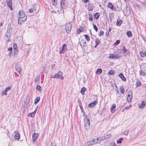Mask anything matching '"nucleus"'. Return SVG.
<instances>
[{"instance_id":"nucleus-1","label":"nucleus","mask_w":146,"mask_h":146,"mask_svg":"<svg viewBox=\"0 0 146 146\" xmlns=\"http://www.w3.org/2000/svg\"><path fill=\"white\" fill-rule=\"evenodd\" d=\"M19 17L18 18V23L21 24L26 20L27 19V15L24 13V12L22 10L19 11Z\"/></svg>"},{"instance_id":"nucleus-2","label":"nucleus","mask_w":146,"mask_h":146,"mask_svg":"<svg viewBox=\"0 0 146 146\" xmlns=\"http://www.w3.org/2000/svg\"><path fill=\"white\" fill-rule=\"evenodd\" d=\"M12 27L11 25L9 24L8 26L7 30L6 31V33L5 35V36L9 38L11 36V34L12 33Z\"/></svg>"},{"instance_id":"nucleus-3","label":"nucleus","mask_w":146,"mask_h":146,"mask_svg":"<svg viewBox=\"0 0 146 146\" xmlns=\"http://www.w3.org/2000/svg\"><path fill=\"white\" fill-rule=\"evenodd\" d=\"M56 78L61 79H63L64 78V77L62 76V72L60 71H58L57 73L56 74Z\"/></svg>"},{"instance_id":"nucleus-4","label":"nucleus","mask_w":146,"mask_h":146,"mask_svg":"<svg viewBox=\"0 0 146 146\" xmlns=\"http://www.w3.org/2000/svg\"><path fill=\"white\" fill-rule=\"evenodd\" d=\"M67 49V46L66 44H63L62 48L60 50V54L64 53L66 51Z\"/></svg>"},{"instance_id":"nucleus-5","label":"nucleus","mask_w":146,"mask_h":146,"mask_svg":"<svg viewBox=\"0 0 146 146\" xmlns=\"http://www.w3.org/2000/svg\"><path fill=\"white\" fill-rule=\"evenodd\" d=\"M126 9L124 11V13L125 15H129L130 13V10L129 7H127V5H126Z\"/></svg>"},{"instance_id":"nucleus-6","label":"nucleus","mask_w":146,"mask_h":146,"mask_svg":"<svg viewBox=\"0 0 146 146\" xmlns=\"http://www.w3.org/2000/svg\"><path fill=\"white\" fill-rule=\"evenodd\" d=\"M7 4L11 10H13L12 6V0H6Z\"/></svg>"},{"instance_id":"nucleus-7","label":"nucleus","mask_w":146,"mask_h":146,"mask_svg":"<svg viewBox=\"0 0 146 146\" xmlns=\"http://www.w3.org/2000/svg\"><path fill=\"white\" fill-rule=\"evenodd\" d=\"M108 7L113 11H115L116 10V7L113 6L111 3H109L108 4Z\"/></svg>"},{"instance_id":"nucleus-8","label":"nucleus","mask_w":146,"mask_h":146,"mask_svg":"<svg viewBox=\"0 0 146 146\" xmlns=\"http://www.w3.org/2000/svg\"><path fill=\"white\" fill-rule=\"evenodd\" d=\"M72 25L69 24V26H66L65 27L67 33H69L71 31Z\"/></svg>"},{"instance_id":"nucleus-9","label":"nucleus","mask_w":146,"mask_h":146,"mask_svg":"<svg viewBox=\"0 0 146 146\" xmlns=\"http://www.w3.org/2000/svg\"><path fill=\"white\" fill-rule=\"evenodd\" d=\"M80 44L82 47L83 46V47H82L83 50H86V47L87 46V45L86 42H82V43H80Z\"/></svg>"},{"instance_id":"nucleus-10","label":"nucleus","mask_w":146,"mask_h":146,"mask_svg":"<svg viewBox=\"0 0 146 146\" xmlns=\"http://www.w3.org/2000/svg\"><path fill=\"white\" fill-rule=\"evenodd\" d=\"M15 70L17 71L20 74L21 69L20 66L19 65L16 64L15 65Z\"/></svg>"},{"instance_id":"nucleus-11","label":"nucleus","mask_w":146,"mask_h":146,"mask_svg":"<svg viewBox=\"0 0 146 146\" xmlns=\"http://www.w3.org/2000/svg\"><path fill=\"white\" fill-rule=\"evenodd\" d=\"M97 103V102L96 101H95L93 102H92L89 104L88 105V106L89 107H93L95 105H96V103Z\"/></svg>"},{"instance_id":"nucleus-12","label":"nucleus","mask_w":146,"mask_h":146,"mask_svg":"<svg viewBox=\"0 0 146 146\" xmlns=\"http://www.w3.org/2000/svg\"><path fill=\"white\" fill-rule=\"evenodd\" d=\"M119 76L121 78L122 80L124 81H126V78L124 77L122 73H121L119 74Z\"/></svg>"},{"instance_id":"nucleus-13","label":"nucleus","mask_w":146,"mask_h":146,"mask_svg":"<svg viewBox=\"0 0 146 146\" xmlns=\"http://www.w3.org/2000/svg\"><path fill=\"white\" fill-rule=\"evenodd\" d=\"M116 109V105L115 104H113L112 105V107L110 108V110L111 112L114 113Z\"/></svg>"},{"instance_id":"nucleus-14","label":"nucleus","mask_w":146,"mask_h":146,"mask_svg":"<svg viewBox=\"0 0 146 146\" xmlns=\"http://www.w3.org/2000/svg\"><path fill=\"white\" fill-rule=\"evenodd\" d=\"M123 22L122 20L119 19H118L116 23V25L118 26H119Z\"/></svg>"},{"instance_id":"nucleus-15","label":"nucleus","mask_w":146,"mask_h":146,"mask_svg":"<svg viewBox=\"0 0 146 146\" xmlns=\"http://www.w3.org/2000/svg\"><path fill=\"white\" fill-rule=\"evenodd\" d=\"M132 96L128 94L127 98V102H129L131 101L132 99Z\"/></svg>"},{"instance_id":"nucleus-16","label":"nucleus","mask_w":146,"mask_h":146,"mask_svg":"<svg viewBox=\"0 0 146 146\" xmlns=\"http://www.w3.org/2000/svg\"><path fill=\"white\" fill-rule=\"evenodd\" d=\"M36 4H34L33 5L32 9H33V11H35V13H36L38 12V11H37L36 8Z\"/></svg>"},{"instance_id":"nucleus-17","label":"nucleus","mask_w":146,"mask_h":146,"mask_svg":"<svg viewBox=\"0 0 146 146\" xmlns=\"http://www.w3.org/2000/svg\"><path fill=\"white\" fill-rule=\"evenodd\" d=\"M37 107H36L35 110L33 112L30 113H29V116L31 117H34L35 115V114L36 112V111L37 110Z\"/></svg>"},{"instance_id":"nucleus-18","label":"nucleus","mask_w":146,"mask_h":146,"mask_svg":"<svg viewBox=\"0 0 146 146\" xmlns=\"http://www.w3.org/2000/svg\"><path fill=\"white\" fill-rule=\"evenodd\" d=\"M136 87L140 86L141 85V83L140 81L138 80V79H137L136 82Z\"/></svg>"},{"instance_id":"nucleus-19","label":"nucleus","mask_w":146,"mask_h":146,"mask_svg":"<svg viewBox=\"0 0 146 146\" xmlns=\"http://www.w3.org/2000/svg\"><path fill=\"white\" fill-rule=\"evenodd\" d=\"M84 30V29L83 27H80L79 29L77 30V31L76 32V34H79L81 32H82Z\"/></svg>"},{"instance_id":"nucleus-20","label":"nucleus","mask_w":146,"mask_h":146,"mask_svg":"<svg viewBox=\"0 0 146 146\" xmlns=\"http://www.w3.org/2000/svg\"><path fill=\"white\" fill-rule=\"evenodd\" d=\"M139 74L141 75H142L143 76H145L146 72H145L144 71L141 69L140 71Z\"/></svg>"},{"instance_id":"nucleus-21","label":"nucleus","mask_w":146,"mask_h":146,"mask_svg":"<svg viewBox=\"0 0 146 146\" xmlns=\"http://www.w3.org/2000/svg\"><path fill=\"white\" fill-rule=\"evenodd\" d=\"M78 103L79 106L80 108L82 111L83 112L84 111V110L83 109L82 106V105L81 102L80 101H79V100H78Z\"/></svg>"},{"instance_id":"nucleus-22","label":"nucleus","mask_w":146,"mask_h":146,"mask_svg":"<svg viewBox=\"0 0 146 146\" xmlns=\"http://www.w3.org/2000/svg\"><path fill=\"white\" fill-rule=\"evenodd\" d=\"M92 4H90L88 5V10L89 11H92L93 9V6Z\"/></svg>"},{"instance_id":"nucleus-23","label":"nucleus","mask_w":146,"mask_h":146,"mask_svg":"<svg viewBox=\"0 0 146 146\" xmlns=\"http://www.w3.org/2000/svg\"><path fill=\"white\" fill-rule=\"evenodd\" d=\"M65 0H62L60 2V4L61 5V8H64V4L65 3Z\"/></svg>"},{"instance_id":"nucleus-24","label":"nucleus","mask_w":146,"mask_h":146,"mask_svg":"<svg viewBox=\"0 0 146 146\" xmlns=\"http://www.w3.org/2000/svg\"><path fill=\"white\" fill-rule=\"evenodd\" d=\"M119 91L121 94L124 93V89L123 86H121L119 88Z\"/></svg>"},{"instance_id":"nucleus-25","label":"nucleus","mask_w":146,"mask_h":146,"mask_svg":"<svg viewBox=\"0 0 146 146\" xmlns=\"http://www.w3.org/2000/svg\"><path fill=\"white\" fill-rule=\"evenodd\" d=\"M20 135L19 133H17L14 136V138L16 139L19 140L20 139Z\"/></svg>"},{"instance_id":"nucleus-26","label":"nucleus","mask_w":146,"mask_h":146,"mask_svg":"<svg viewBox=\"0 0 146 146\" xmlns=\"http://www.w3.org/2000/svg\"><path fill=\"white\" fill-rule=\"evenodd\" d=\"M126 34L128 37H131L132 36V33L130 31H128L127 32Z\"/></svg>"},{"instance_id":"nucleus-27","label":"nucleus","mask_w":146,"mask_h":146,"mask_svg":"<svg viewBox=\"0 0 146 146\" xmlns=\"http://www.w3.org/2000/svg\"><path fill=\"white\" fill-rule=\"evenodd\" d=\"M40 99V97H37L35 100L34 101V104H36L39 101Z\"/></svg>"},{"instance_id":"nucleus-28","label":"nucleus","mask_w":146,"mask_h":146,"mask_svg":"<svg viewBox=\"0 0 146 146\" xmlns=\"http://www.w3.org/2000/svg\"><path fill=\"white\" fill-rule=\"evenodd\" d=\"M140 54L141 56L142 57H144L145 56V57L146 56V52L143 53L142 51H141L140 52Z\"/></svg>"},{"instance_id":"nucleus-29","label":"nucleus","mask_w":146,"mask_h":146,"mask_svg":"<svg viewBox=\"0 0 146 146\" xmlns=\"http://www.w3.org/2000/svg\"><path fill=\"white\" fill-rule=\"evenodd\" d=\"M86 90V88L85 87L82 88L80 90V92L82 94H84V93Z\"/></svg>"},{"instance_id":"nucleus-30","label":"nucleus","mask_w":146,"mask_h":146,"mask_svg":"<svg viewBox=\"0 0 146 146\" xmlns=\"http://www.w3.org/2000/svg\"><path fill=\"white\" fill-rule=\"evenodd\" d=\"M102 72V70L100 68L97 69L96 71V73L98 74H100Z\"/></svg>"},{"instance_id":"nucleus-31","label":"nucleus","mask_w":146,"mask_h":146,"mask_svg":"<svg viewBox=\"0 0 146 146\" xmlns=\"http://www.w3.org/2000/svg\"><path fill=\"white\" fill-rule=\"evenodd\" d=\"M84 124L87 123L88 124L90 125V120L89 119H84Z\"/></svg>"},{"instance_id":"nucleus-32","label":"nucleus","mask_w":146,"mask_h":146,"mask_svg":"<svg viewBox=\"0 0 146 146\" xmlns=\"http://www.w3.org/2000/svg\"><path fill=\"white\" fill-rule=\"evenodd\" d=\"M100 13H96L94 15V17L96 19H97L99 17Z\"/></svg>"},{"instance_id":"nucleus-33","label":"nucleus","mask_w":146,"mask_h":146,"mask_svg":"<svg viewBox=\"0 0 146 146\" xmlns=\"http://www.w3.org/2000/svg\"><path fill=\"white\" fill-rule=\"evenodd\" d=\"M123 140V138H121L117 140V143H122V141Z\"/></svg>"},{"instance_id":"nucleus-34","label":"nucleus","mask_w":146,"mask_h":146,"mask_svg":"<svg viewBox=\"0 0 146 146\" xmlns=\"http://www.w3.org/2000/svg\"><path fill=\"white\" fill-rule=\"evenodd\" d=\"M58 0H52V4L53 5H56L57 4V1Z\"/></svg>"},{"instance_id":"nucleus-35","label":"nucleus","mask_w":146,"mask_h":146,"mask_svg":"<svg viewBox=\"0 0 146 146\" xmlns=\"http://www.w3.org/2000/svg\"><path fill=\"white\" fill-rule=\"evenodd\" d=\"M38 135L37 134L34 133L32 135V138H34L35 139H37L38 137Z\"/></svg>"},{"instance_id":"nucleus-36","label":"nucleus","mask_w":146,"mask_h":146,"mask_svg":"<svg viewBox=\"0 0 146 146\" xmlns=\"http://www.w3.org/2000/svg\"><path fill=\"white\" fill-rule=\"evenodd\" d=\"M122 47L123 48V53H125L127 52V50L125 48V46H122Z\"/></svg>"},{"instance_id":"nucleus-37","label":"nucleus","mask_w":146,"mask_h":146,"mask_svg":"<svg viewBox=\"0 0 146 146\" xmlns=\"http://www.w3.org/2000/svg\"><path fill=\"white\" fill-rule=\"evenodd\" d=\"M40 78V76H36L35 78V82H37L38 80Z\"/></svg>"},{"instance_id":"nucleus-38","label":"nucleus","mask_w":146,"mask_h":146,"mask_svg":"<svg viewBox=\"0 0 146 146\" xmlns=\"http://www.w3.org/2000/svg\"><path fill=\"white\" fill-rule=\"evenodd\" d=\"M17 50H13L14 51V56H15L16 57L18 54V51Z\"/></svg>"},{"instance_id":"nucleus-39","label":"nucleus","mask_w":146,"mask_h":146,"mask_svg":"<svg viewBox=\"0 0 146 146\" xmlns=\"http://www.w3.org/2000/svg\"><path fill=\"white\" fill-rule=\"evenodd\" d=\"M145 106V102L144 101H143L141 105L140 108H143Z\"/></svg>"},{"instance_id":"nucleus-40","label":"nucleus","mask_w":146,"mask_h":146,"mask_svg":"<svg viewBox=\"0 0 146 146\" xmlns=\"http://www.w3.org/2000/svg\"><path fill=\"white\" fill-rule=\"evenodd\" d=\"M93 25L94 29L96 32H97L98 31V29L94 23L93 24Z\"/></svg>"},{"instance_id":"nucleus-41","label":"nucleus","mask_w":146,"mask_h":146,"mask_svg":"<svg viewBox=\"0 0 146 146\" xmlns=\"http://www.w3.org/2000/svg\"><path fill=\"white\" fill-rule=\"evenodd\" d=\"M84 36H85V38L86 40L87 41H89L90 39V38L89 37V36L88 35H84Z\"/></svg>"},{"instance_id":"nucleus-42","label":"nucleus","mask_w":146,"mask_h":146,"mask_svg":"<svg viewBox=\"0 0 146 146\" xmlns=\"http://www.w3.org/2000/svg\"><path fill=\"white\" fill-rule=\"evenodd\" d=\"M114 72L113 70H111L109 71L108 74L110 75H112L114 74Z\"/></svg>"},{"instance_id":"nucleus-43","label":"nucleus","mask_w":146,"mask_h":146,"mask_svg":"<svg viewBox=\"0 0 146 146\" xmlns=\"http://www.w3.org/2000/svg\"><path fill=\"white\" fill-rule=\"evenodd\" d=\"M11 89V86H8V87L6 88L4 90L5 91V92H7L8 91L10 90Z\"/></svg>"},{"instance_id":"nucleus-44","label":"nucleus","mask_w":146,"mask_h":146,"mask_svg":"<svg viewBox=\"0 0 146 146\" xmlns=\"http://www.w3.org/2000/svg\"><path fill=\"white\" fill-rule=\"evenodd\" d=\"M89 20L90 21H92L93 20V18L92 17V15L91 14H90L89 15Z\"/></svg>"},{"instance_id":"nucleus-45","label":"nucleus","mask_w":146,"mask_h":146,"mask_svg":"<svg viewBox=\"0 0 146 146\" xmlns=\"http://www.w3.org/2000/svg\"><path fill=\"white\" fill-rule=\"evenodd\" d=\"M95 42L96 44H97L98 45L100 43V41L98 39L96 38L95 40Z\"/></svg>"},{"instance_id":"nucleus-46","label":"nucleus","mask_w":146,"mask_h":146,"mask_svg":"<svg viewBox=\"0 0 146 146\" xmlns=\"http://www.w3.org/2000/svg\"><path fill=\"white\" fill-rule=\"evenodd\" d=\"M13 50H18V49L17 48V45L16 44H13Z\"/></svg>"},{"instance_id":"nucleus-47","label":"nucleus","mask_w":146,"mask_h":146,"mask_svg":"<svg viewBox=\"0 0 146 146\" xmlns=\"http://www.w3.org/2000/svg\"><path fill=\"white\" fill-rule=\"evenodd\" d=\"M84 126L85 128L86 129H87L88 128H89L90 127V125L89 124H88L87 123L84 124Z\"/></svg>"},{"instance_id":"nucleus-48","label":"nucleus","mask_w":146,"mask_h":146,"mask_svg":"<svg viewBox=\"0 0 146 146\" xmlns=\"http://www.w3.org/2000/svg\"><path fill=\"white\" fill-rule=\"evenodd\" d=\"M129 132V131L128 130H126L124 132L123 134L126 135H127L128 134Z\"/></svg>"},{"instance_id":"nucleus-49","label":"nucleus","mask_w":146,"mask_h":146,"mask_svg":"<svg viewBox=\"0 0 146 146\" xmlns=\"http://www.w3.org/2000/svg\"><path fill=\"white\" fill-rule=\"evenodd\" d=\"M89 143H90V145H93L94 144V139H93L92 140H91L90 141H89Z\"/></svg>"},{"instance_id":"nucleus-50","label":"nucleus","mask_w":146,"mask_h":146,"mask_svg":"<svg viewBox=\"0 0 146 146\" xmlns=\"http://www.w3.org/2000/svg\"><path fill=\"white\" fill-rule=\"evenodd\" d=\"M104 31H100V33L98 35L99 36H102L104 35Z\"/></svg>"},{"instance_id":"nucleus-51","label":"nucleus","mask_w":146,"mask_h":146,"mask_svg":"<svg viewBox=\"0 0 146 146\" xmlns=\"http://www.w3.org/2000/svg\"><path fill=\"white\" fill-rule=\"evenodd\" d=\"M120 56L117 55H114V58L115 59H118L120 58Z\"/></svg>"},{"instance_id":"nucleus-52","label":"nucleus","mask_w":146,"mask_h":146,"mask_svg":"<svg viewBox=\"0 0 146 146\" xmlns=\"http://www.w3.org/2000/svg\"><path fill=\"white\" fill-rule=\"evenodd\" d=\"M110 146H116L114 142H111L110 144Z\"/></svg>"},{"instance_id":"nucleus-53","label":"nucleus","mask_w":146,"mask_h":146,"mask_svg":"<svg viewBox=\"0 0 146 146\" xmlns=\"http://www.w3.org/2000/svg\"><path fill=\"white\" fill-rule=\"evenodd\" d=\"M120 42V41L119 40H117L114 43V44L116 46Z\"/></svg>"},{"instance_id":"nucleus-54","label":"nucleus","mask_w":146,"mask_h":146,"mask_svg":"<svg viewBox=\"0 0 146 146\" xmlns=\"http://www.w3.org/2000/svg\"><path fill=\"white\" fill-rule=\"evenodd\" d=\"M36 89L38 90H39L41 88V87L39 85H37L36 87Z\"/></svg>"},{"instance_id":"nucleus-55","label":"nucleus","mask_w":146,"mask_h":146,"mask_svg":"<svg viewBox=\"0 0 146 146\" xmlns=\"http://www.w3.org/2000/svg\"><path fill=\"white\" fill-rule=\"evenodd\" d=\"M114 55L113 54H111L109 56V58H114Z\"/></svg>"},{"instance_id":"nucleus-56","label":"nucleus","mask_w":146,"mask_h":146,"mask_svg":"<svg viewBox=\"0 0 146 146\" xmlns=\"http://www.w3.org/2000/svg\"><path fill=\"white\" fill-rule=\"evenodd\" d=\"M7 94L6 93V92H5L4 90V91H3L2 92V95L3 96V95H7Z\"/></svg>"},{"instance_id":"nucleus-57","label":"nucleus","mask_w":146,"mask_h":146,"mask_svg":"<svg viewBox=\"0 0 146 146\" xmlns=\"http://www.w3.org/2000/svg\"><path fill=\"white\" fill-rule=\"evenodd\" d=\"M132 106L131 105H130L129 106H126L124 109H126V110H129L131 107Z\"/></svg>"},{"instance_id":"nucleus-58","label":"nucleus","mask_w":146,"mask_h":146,"mask_svg":"<svg viewBox=\"0 0 146 146\" xmlns=\"http://www.w3.org/2000/svg\"><path fill=\"white\" fill-rule=\"evenodd\" d=\"M9 56L10 57L13 56L12 51L9 52Z\"/></svg>"},{"instance_id":"nucleus-59","label":"nucleus","mask_w":146,"mask_h":146,"mask_svg":"<svg viewBox=\"0 0 146 146\" xmlns=\"http://www.w3.org/2000/svg\"><path fill=\"white\" fill-rule=\"evenodd\" d=\"M56 74L54 75H51L50 76V78H56Z\"/></svg>"},{"instance_id":"nucleus-60","label":"nucleus","mask_w":146,"mask_h":146,"mask_svg":"<svg viewBox=\"0 0 146 146\" xmlns=\"http://www.w3.org/2000/svg\"><path fill=\"white\" fill-rule=\"evenodd\" d=\"M29 11L30 13H31L33 12H34L32 8H31L30 9H29Z\"/></svg>"},{"instance_id":"nucleus-61","label":"nucleus","mask_w":146,"mask_h":146,"mask_svg":"<svg viewBox=\"0 0 146 146\" xmlns=\"http://www.w3.org/2000/svg\"><path fill=\"white\" fill-rule=\"evenodd\" d=\"M13 48L12 47H9L7 49V50L10 51V52L12 51Z\"/></svg>"},{"instance_id":"nucleus-62","label":"nucleus","mask_w":146,"mask_h":146,"mask_svg":"<svg viewBox=\"0 0 146 146\" xmlns=\"http://www.w3.org/2000/svg\"><path fill=\"white\" fill-rule=\"evenodd\" d=\"M105 136L106 137V138L107 139L109 137H110L111 135H110V134L107 135H106Z\"/></svg>"},{"instance_id":"nucleus-63","label":"nucleus","mask_w":146,"mask_h":146,"mask_svg":"<svg viewBox=\"0 0 146 146\" xmlns=\"http://www.w3.org/2000/svg\"><path fill=\"white\" fill-rule=\"evenodd\" d=\"M89 141L86 142L85 143V145L86 146H89Z\"/></svg>"},{"instance_id":"nucleus-64","label":"nucleus","mask_w":146,"mask_h":146,"mask_svg":"<svg viewBox=\"0 0 146 146\" xmlns=\"http://www.w3.org/2000/svg\"><path fill=\"white\" fill-rule=\"evenodd\" d=\"M51 146H56V144L54 143H51Z\"/></svg>"}]
</instances>
